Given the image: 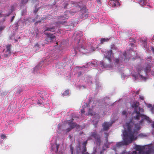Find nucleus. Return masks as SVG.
Returning a JSON list of instances; mask_svg holds the SVG:
<instances>
[{
  "label": "nucleus",
  "instance_id": "f257e3e1",
  "mask_svg": "<svg viewBox=\"0 0 154 154\" xmlns=\"http://www.w3.org/2000/svg\"><path fill=\"white\" fill-rule=\"evenodd\" d=\"M134 124L132 122L126 124L127 129L125 130L123 132L124 136V141L117 143L116 146L120 147L124 145H127L131 143L134 139L136 140L138 134V131L140 129L138 126L136 128L134 127Z\"/></svg>",
  "mask_w": 154,
  "mask_h": 154
},
{
  "label": "nucleus",
  "instance_id": "f03ea898",
  "mask_svg": "<svg viewBox=\"0 0 154 154\" xmlns=\"http://www.w3.org/2000/svg\"><path fill=\"white\" fill-rule=\"evenodd\" d=\"M140 104L139 102L135 101L131 105V107L134 108V111L132 114V120H131L129 122H132L134 124V127H135V125H136V128L140 126L139 125L135 124L133 122V120H136L139 121V125L142 124L144 120H146L149 122V123H151V120H149V117L146 115L141 113L144 112V109L140 107H139Z\"/></svg>",
  "mask_w": 154,
  "mask_h": 154
},
{
  "label": "nucleus",
  "instance_id": "7ed1b4c3",
  "mask_svg": "<svg viewBox=\"0 0 154 154\" xmlns=\"http://www.w3.org/2000/svg\"><path fill=\"white\" fill-rule=\"evenodd\" d=\"M135 149L137 151H139V153L142 154H153L154 153V148H150L148 149V150L146 152H143L145 149L144 146H142L136 145L135 146Z\"/></svg>",
  "mask_w": 154,
  "mask_h": 154
},
{
  "label": "nucleus",
  "instance_id": "20e7f679",
  "mask_svg": "<svg viewBox=\"0 0 154 154\" xmlns=\"http://www.w3.org/2000/svg\"><path fill=\"white\" fill-rule=\"evenodd\" d=\"M88 9L85 7H83L81 9V14L80 17L81 19H86L88 17Z\"/></svg>",
  "mask_w": 154,
  "mask_h": 154
},
{
  "label": "nucleus",
  "instance_id": "39448f33",
  "mask_svg": "<svg viewBox=\"0 0 154 154\" xmlns=\"http://www.w3.org/2000/svg\"><path fill=\"white\" fill-rule=\"evenodd\" d=\"M119 1V0H111L109 2V5L112 7L118 6L120 5Z\"/></svg>",
  "mask_w": 154,
  "mask_h": 154
},
{
  "label": "nucleus",
  "instance_id": "423d86ee",
  "mask_svg": "<svg viewBox=\"0 0 154 154\" xmlns=\"http://www.w3.org/2000/svg\"><path fill=\"white\" fill-rule=\"evenodd\" d=\"M11 45H8L6 46V50L5 52L6 53L4 54V57H7L9 55H10L11 53Z\"/></svg>",
  "mask_w": 154,
  "mask_h": 154
},
{
  "label": "nucleus",
  "instance_id": "0eeeda50",
  "mask_svg": "<svg viewBox=\"0 0 154 154\" xmlns=\"http://www.w3.org/2000/svg\"><path fill=\"white\" fill-rule=\"evenodd\" d=\"M73 120L74 119H72L71 120H68L67 121V123L69 126V128L72 129L77 126V124L76 123H71L73 121Z\"/></svg>",
  "mask_w": 154,
  "mask_h": 154
},
{
  "label": "nucleus",
  "instance_id": "6e6552de",
  "mask_svg": "<svg viewBox=\"0 0 154 154\" xmlns=\"http://www.w3.org/2000/svg\"><path fill=\"white\" fill-rule=\"evenodd\" d=\"M112 53V50H109V51H107L106 54H107L105 56V58L107 59L109 62L110 63L111 62V55Z\"/></svg>",
  "mask_w": 154,
  "mask_h": 154
},
{
  "label": "nucleus",
  "instance_id": "1a4fd4ad",
  "mask_svg": "<svg viewBox=\"0 0 154 154\" xmlns=\"http://www.w3.org/2000/svg\"><path fill=\"white\" fill-rule=\"evenodd\" d=\"M111 125L109 123L106 122H104L103 125V129L104 131H106L109 129V127Z\"/></svg>",
  "mask_w": 154,
  "mask_h": 154
},
{
  "label": "nucleus",
  "instance_id": "9d476101",
  "mask_svg": "<svg viewBox=\"0 0 154 154\" xmlns=\"http://www.w3.org/2000/svg\"><path fill=\"white\" fill-rule=\"evenodd\" d=\"M45 34L47 35L48 37L50 38L51 40H52L55 38V36L53 35V34L49 33H45Z\"/></svg>",
  "mask_w": 154,
  "mask_h": 154
},
{
  "label": "nucleus",
  "instance_id": "9b49d317",
  "mask_svg": "<svg viewBox=\"0 0 154 154\" xmlns=\"http://www.w3.org/2000/svg\"><path fill=\"white\" fill-rule=\"evenodd\" d=\"M99 135L97 134L96 131H94V132H91V136L93 137L94 139Z\"/></svg>",
  "mask_w": 154,
  "mask_h": 154
},
{
  "label": "nucleus",
  "instance_id": "f8f14e48",
  "mask_svg": "<svg viewBox=\"0 0 154 154\" xmlns=\"http://www.w3.org/2000/svg\"><path fill=\"white\" fill-rule=\"evenodd\" d=\"M147 3V1L146 0H140L139 4L142 6H144Z\"/></svg>",
  "mask_w": 154,
  "mask_h": 154
},
{
  "label": "nucleus",
  "instance_id": "ddd939ff",
  "mask_svg": "<svg viewBox=\"0 0 154 154\" xmlns=\"http://www.w3.org/2000/svg\"><path fill=\"white\" fill-rule=\"evenodd\" d=\"M95 141L96 142V143L97 144H100L101 142V140L100 138V135L98 136V137H97L95 138Z\"/></svg>",
  "mask_w": 154,
  "mask_h": 154
},
{
  "label": "nucleus",
  "instance_id": "4468645a",
  "mask_svg": "<svg viewBox=\"0 0 154 154\" xmlns=\"http://www.w3.org/2000/svg\"><path fill=\"white\" fill-rule=\"evenodd\" d=\"M144 70V69L142 67H138L137 69V72L139 75L140 76V77H142V75H141L140 74V72H141V70Z\"/></svg>",
  "mask_w": 154,
  "mask_h": 154
},
{
  "label": "nucleus",
  "instance_id": "2eb2a0df",
  "mask_svg": "<svg viewBox=\"0 0 154 154\" xmlns=\"http://www.w3.org/2000/svg\"><path fill=\"white\" fill-rule=\"evenodd\" d=\"M109 39L108 38H101L100 40V42L103 44L104 42L109 41Z\"/></svg>",
  "mask_w": 154,
  "mask_h": 154
},
{
  "label": "nucleus",
  "instance_id": "dca6fc26",
  "mask_svg": "<svg viewBox=\"0 0 154 154\" xmlns=\"http://www.w3.org/2000/svg\"><path fill=\"white\" fill-rule=\"evenodd\" d=\"M54 27H53L51 28H47L45 30V31H50L51 32H53L54 31Z\"/></svg>",
  "mask_w": 154,
  "mask_h": 154
},
{
  "label": "nucleus",
  "instance_id": "f3484780",
  "mask_svg": "<svg viewBox=\"0 0 154 154\" xmlns=\"http://www.w3.org/2000/svg\"><path fill=\"white\" fill-rule=\"evenodd\" d=\"M91 137H89L88 138V140H86L84 142H83V143H82V145H83V147H86L87 144V143L88 140H91Z\"/></svg>",
  "mask_w": 154,
  "mask_h": 154
},
{
  "label": "nucleus",
  "instance_id": "a211bd4d",
  "mask_svg": "<svg viewBox=\"0 0 154 154\" xmlns=\"http://www.w3.org/2000/svg\"><path fill=\"white\" fill-rule=\"evenodd\" d=\"M69 94V90L65 91L63 93V96H66L68 95Z\"/></svg>",
  "mask_w": 154,
  "mask_h": 154
},
{
  "label": "nucleus",
  "instance_id": "6ab92c4d",
  "mask_svg": "<svg viewBox=\"0 0 154 154\" xmlns=\"http://www.w3.org/2000/svg\"><path fill=\"white\" fill-rule=\"evenodd\" d=\"M143 42V46L145 48L147 47V43L146 42V40H141Z\"/></svg>",
  "mask_w": 154,
  "mask_h": 154
},
{
  "label": "nucleus",
  "instance_id": "aec40b11",
  "mask_svg": "<svg viewBox=\"0 0 154 154\" xmlns=\"http://www.w3.org/2000/svg\"><path fill=\"white\" fill-rule=\"evenodd\" d=\"M150 71V67H147L146 68L144 69V71L146 73H147Z\"/></svg>",
  "mask_w": 154,
  "mask_h": 154
},
{
  "label": "nucleus",
  "instance_id": "412c9836",
  "mask_svg": "<svg viewBox=\"0 0 154 154\" xmlns=\"http://www.w3.org/2000/svg\"><path fill=\"white\" fill-rule=\"evenodd\" d=\"M82 154H83V153H85V152H86L87 150L86 147H83L82 148Z\"/></svg>",
  "mask_w": 154,
  "mask_h": 154
},
{
  "label": "nucleus",
  "instance_id": "4be33fe9",
  "mask_svg": "<svg viewBox=\"0 0 154 154\" xmlns=\"http://www.w3.org/2000/svg\"><path fill=\"white\" fill-rule=\"evenodd\" d=\"M106 135L105 137L106 138V142L108 141V137L109 136L108 133H104Z\"/></svg>",
  "mask_w": 154,
  "mask_h": 154
},
{
  "label": "nucleus",
  "instance_id": "5701e85b",
  "mask_svg": "<svg viewBox=\"0 0 154 154\" xmlns=\"http://www.w3.org/2000/svg\"><path fill=\"white\" fill-rule=\"evenodd\" d=\"M122 114L123 115L125 116H127V113L125 111H123L122 112Z\"/></svg>",
  "mask_w": 154,
  "mask_h": 154
},
{
  "label": "nucleus",
  "instance_id": "b1692460",
  "mask_svg": "<svg viewBox=\"0 0 154 154\" xmlns=\"http://www.w3.org/2000/svg\"><path fill=\"white\" fill-rule=\"evenodd\" d=\"M59 145L57 144H56V146L55 147L56 149V150L55 151L56 152H57L58 151V148L59 147Z\"/></svg>",
  "mask_w": 154,
  "mask_h": 154
},
{
  "label": "nucleus",
  "instance_id": "393cba45",
  "mask_svg": "<svg viewBox=\"0 0 154 154\" xmlns=\"http://www.w3.org/2000/svg\"><path fill=\"white\" fill-rule=\"evenodd\" d=\"M70 150L71 151V154H73V148L72 147L71 145H70Z\"/></svg>",
  "mask_w": 154,
  "mask_h": 154
},
{
  "label": "nucleus",
  "instance_id": "a878e982",
  "mask_svg": "<svg viewBox=\"0 0 154 154\" xmlns=\"http://www.w3.org/2000/svg\"><path fill=\"white\" fill-rule=\"evenodd\" d=\"M5 28V26H0V32H1L2 30H4Z\"/></svg>",
  "mask_w": 154,
  "mask_h": 154
},
{
  "label": "nucleus",
  "instance_id": "bb28decb",
  "mask_svg": "<svg viewBox=\"0 0 154 154\" xmlns=\"http://www.w3.org/2000/svg\"><path fill=\"white\" fill-rule=\"evenodd\" d=\"M115 63L118 64L119 63V58H116L115 60Z\"/></svg>",
  "mask_w": 154,
  "mask_h": 154
},
{
  "label": "nucleus",
  "instance_id": "cd10ccee",
  "mask_svg": "<svg viewBox=\"0 0 154 154\" xmlns=\"http://www.w3.org/2000/svg\"><path fill=\"white\" fill-rule=\"evenodd\" d=\"M39 8H35V10L34 11V13H35V14H36L37 13V12H38V9H39Z\"/></svg>",
  "mask_w": 154,
  "mask_h": 154
},
{
  "label": "nucleus",
  "instance_id": "c85d7f7f",
  "mask_svg": "<svg viewBox=\"0 0 154 154\" xmlns=\"http://www.w3.org/2000/svg\"><path fill=\"white\" fill-rule=\"evenodd\" d=\"M72 129H71L70 128H69L66 130V132L68 133Z\"/></svg>",
  "mask_w": 154,
  "mask_h": 154
},
{
  "label": "nucleus",
  "instance_id": "c756f323",
  "mask_svg": "<svg viewBox=\"0 0 154 154\" xmlns=\"http://www.w3.org/2000/svg\"><path fill=\"white\" fill-rule=\"evenodd\" d=\"M144 135H143V134L142 133L140 134L139 135V136L141 137H144Z\"/></svg>",
  "mask_w": 154,
  "mask_h": 154
},
{
  "label": "nucleus",
  "instance_id": "7c9ffc66",
  "mask_svg": "<svg viewBox=\"0 0 154 154\" xmlns=\"http://www.w3.org/2000/svg\"><path fill=\"white\" fill-rule=\"evenodd\" d=\"M133 77H134V79L135 80H136L138 78L137 76L136 75H133Z\"/></svg>",
  "mask_w": 154,
  "mask_h": 154
},
{
  "label": "nucleus",
  "instance_id": "2f4dec72",
  "mask_svg": "<svg viewBox=\"0 0 154 154\" xmlns=\"http://www.w3.org/2000/svg\"><path fill=\"white\" fill-rule=\"evenodd\" d=\"M14 6H11V12H12V11H14Z\"/></svg>",
  "mask_w": 154,
  "mask_h": 154
},
{
  "label": "nucleus",
  "instance_id": "473e14b6",
  "mask_svg": "<svg viewBox=\"0 0 154 154\" xmlns=\"http://www.w3.org/2000/svg\"><path fill=\"white\" fill-rule=\"evenodd\" d=\"M1 137L2 138H5V137H6V136L5 135H3V134H2L1 135Z\"/></svg>",
  "mask_w": 154,
  "mask_h": 154
},
{
  "label": "nucleus",
  "instance_id": "72a5a7b5",
  "mask_svg": "<svg viewBox=\"0 0 154 154\" xmlns=\"http://www.w3.org/2000/svg\"><path fill=\"white\" fill-rule=\"evenodd\" d=\"M81 111L82 113H84L85 112V110L83 109H81Z\"/></svg>",
  "mask_w": 154,
  "mask_h": 154
},
{
  "label": "nucleus",
  "instance_id": "f704fd0d",
  "mask_svg": "<svg viewBox=\"0 0 154 154\" xmlns=\"http://www.w3.org/2000/svg\"><path fill=\"white\" fill-rule=\"evenodd\" d=\"M132 154H137V153L136 151H133L132 152Z\"/></svg>",
  "mask_w": 154,
  "mask_h": 154
},
{
  "label": "nucleus",
  "instance_id": "c9c22d12",
  "mask_svg": "<svg viewBox=\"0 0 154 154\" xmlns=\"http://www.w3.org/2000/svg\"><path fill=\"white\" fill-rule=\"evenodd\" d=\"M122 152H125L124 153V154H129L128 153V152H126V151L125 150L123 151Z\"/></svg>",
  "mask_w": 154,
  "mask_h": 154
},
{
  "label": "nucleus",
  "instance_id": "e433bc0d",
  "mask_svg": "<svg viewBox=\"0 0 154 154\" xmlns=\"http://www.w3.org/2000/svg\"><path fill=\"white\" fill-rule=\"evenodd\" d=\"M140 98L141 100H144V98L143 97H142V96L140 97Z\"/></svg>",
  "mask_w": 154,
  "mask_h": 154
},
{
  "label": "nucleus",
  "instance_id": "4c0bfd02",
  "mask_svg": "<svg viewBox=\"0 0 154 154\" xmlns=\"http://www.w3.org/2000/svg\"><path fill=\"white\" fill-rule=\"evenodd\" d=\"M151 50L154 53V48L153 47L152 48Z\"/></svg>",
  "mask_w": 154,
  "mask_h": 154
},
{
  "label": "nucleus",
  "instance_id": "58836bf2",
  "mask_svg": "<svg viewBox=\"0 0 154 154\" xmlns=\"http://www.w3.org/2000/svg\"><path fill=\"white\" fill-rule=\"evenodd\" d=\"M14 16H13V17H12L11 19V21H12L14 19Z\"/></svg>",
  "mask_w": 154,
  "mask_h": 154
},
{
  "label": "nucleus",
  "instance_id": "ea45409f",
  "mask_svg": "<svg viewBox=\"0 0 154 154\" xmlns=\"http://www.w3.org/2000/svg\"><path fill=\"white\" fill-rule=\"evenodd\" d=\"M148 107H151L152 106V105H151L150 104H149L148 105Z\"/></svg>",
  "mask_w": 154,
  "mask_h": 154
},
{
  "label": "nucleus",
  "instance_id": "a19ab883",
  "mask_svg": "<svg viewBox=\"0 0 154 154\" xmlns=\"http://www.w3.org/2000/svg\"><path fill=\"white\" fill-rule=\"evenodd\" d=\"M88 115H93V114L91 113L90 111H89L88 112Z\"/></svg>",
  "mask_w": 154,
  "mask_h": 154
},
{
  "label": "nucleus",
  "instance_id": "79ce46f5",
  "mask_svg": "<svg viewBox=\"0 0 154 154\" xmlns=\"http://www.w3.org/2000/svg\"><path fill=\"white\" fill-rule=\"evenodd\" d=\"M76 8H80V7L79 5H78V6H76Z\"/></svg>",
  "mask_w": 154,
  "mask_h": 154
},
{
  "label": "nucleus",
  "instance_id": "37998d69",
  "mask_svg": "<svg viewBox=\"0 0 154 154\" xmlns=\"http://www.w3.org/2000/svg\"><path fill=\"white\" fill-rule=\"evenodd\" d=\"M152 127L153 128H154V122H153V123L152 124Z\"/></svg>",
  "mask_w": 154,
  "mask_h": 154
},
{
  "label": "nucleus",
  "instance_id": "c03bdc74",
  "mask_svg": "<svg viewBox=\"0 0 154 154\" xmlns=\"http://www.w3.org/2000/svg\"><path fill=\"white\" fill-rule=\"evenodd\" d=\"M98 3H99L100 2V0H97Z\"/></svg>",
  "mask_w": 154,
  "mask_h": 154
},
{
  "label": "nucleus",
  "instance_id": "a18cd8bd",
  "mask_svg": "<svg viewBox=\"0 0 154 154\" xmlns=\"http://www.w3.org/2000/svg\"><path fill=\"white\" fill-rule=\"evenodd\" d=\"M52 150H55V149H54V148H52Z\"/></svg>",
  "mask_w": 154,
  "mask_h": 154
},
{
  "label": "nucleus",
  "instance_id": "49530a36",
  "mask_svg": "<svg viewBox=\"0 0 154 154\" xmlns=\"http://www.w3.org/2000/svg\"><path fill=\"white\" fill-rule=\"evenodd\" d=\"M60 23H61L63 24V23H64V22H60Z\"/></svg>",
  "mask_w": 154,
  "mask_h": 154
},
{
  "label": "nucleus",
  "instance_id": "de8ad7c7",
  "mask_svg": "<svg viewBox=\"0 0 154 154\" xmlns=\"http://www.w3.org/2000/svg\"><path fill=\"white\" fill-rule=\"evenodd\" d=\"M76 11H75L74 12V13H76Z\"/></svg>",
  "mask_w": 154,
  "mask_h": 154
},
{
  "label": "nucleus",
  "instance_id": "09e8293b",
  "mask_svg": "<svg viewBox=\"0 0 154 154\" xmlns=\"http://www.w3.org/2000/svg\"><path fill=\"white\" fill-rule=\"evenodd\" d=\"M38 23V22H36V23Z\"/></svg>",
  "mask_w": 154,
  "mask_h": 154
},
{
  "label": "nucleus",
  "instance_id": "8fccbe9b",
  "mask_svg": "<svg viewBox=\"0 0 154 154\" xmlns=\"http://www.w3.org/2000/svg\"><path fill=\"white\" fill-rule=\"evenodd\" d=\"M36 45V46H37V45H38V44H37Z\"/></svg>",
  "mask_w": 154,
  "mask_h": 154
},
{
  "label": "nucleus",
  "instance_id": "3c124183",
  "mask_svg": "<svg viewBox=\"0 0 154 154\" xmlns=\"http://www.w3.org/2000/svg\"><path fill=\"white\" fill-rule=\"evenodd\" d=\"M4 50H5V49H4L3 51V52H4Z\"/></svg>",
  "mask_w": 154,
  "mask_h": 154
},
{
  "label": "nucleus",
  "instance_id": "603ef678",
  "mask_svg": "<svg viewBox=\"0 0 154 154\" xmlns=\"http://www.w3.org/2000/svg\"><path fill=\"white\" fill-rule=\"evenodd\" d=\"M9 14H8V15H7V16H8V15H9Z\"/></svg>",
  "mask_w": 154,
  "mask_h": 154
},
{
  "label": "nucleus",
  "instance_id": "864d4df0",
  "mask_svg": "<svg viewBox=\"0 0 154 154\" xmlns=\"http://www.w3.org/2000/svg\"><path fill=\"white\" fill-rule=\"evenodd\" d=\"M1 14H0V16H1Z\"/></svg>",
  "mask_w": 154,
  "mask_h": 154
}]
</instances>
